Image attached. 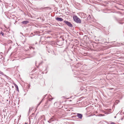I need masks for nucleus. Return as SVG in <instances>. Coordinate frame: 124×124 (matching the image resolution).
Masks as SVG:
<instances>
[{
    "mask_svg": "<svg viewBox=\"0 0 124 124\" xmlns=\"http://www.w3.org/2000/svg\"><path fill=\"white\" fill-rule=\"evenodd\" d=\"M73 18L74 20L76 22L80 23L81 21L80 19L78 18V17L76 16H74L73 17Z\"/></svg>",
    "mask_w": 124,
    "mask_h": 124,
    "instance_id": "f257e3e1",
    "label": "nucleus"
},
{
    "mask_svg": "<svg viewBox=\"0 0 124 124\" xmlns=\"http://www.w3.org/2000/svg\"><path fill=\"white\" fill-rule=\"evenodd\" d=\"M64 22L70 27H72L73 26L72 24H71L70 23L67 21H64Z\"/></svg>",
    "mask_w": 124,
    "mask_h": 124,
    "instance_id": "f03ea898",
    "label": "nucleus"
},
{
    "mask_svg": "<svg viewBox=\"0 0 124 124\" xmlns=\"http://www.w3.org/2000/svg\"><path fill=\"white\" fill-rule=\"evenodd\" d=\"M55 19L57 20L60 21H62L63 20V19L61 17H57Z\"/></svg>",
    "mask_w": 124,
    "mask_h": 124,
    "instance_id": "7ed1b4c3",
    "label": "nucleus"
},
{
    "mask_svg": "<svg viewBox=\"0 0 124 124\" xmlns=\"http://www.w3.org/2000/svg\"><path fill=\"white\" fill-rule=\"evenodd\" d=\"M77 116L78 118L80 119L82 118V114L79 113H77Z\"/></svg>",
    "mask_w": 124,
    "mask_h": 124,
    "instance_id": "20e7f679",
    "label": "nucleus"
},
{
    "mask_svg": "<svg viewBox=\"0 0 124 124\" xmlns=\"http://www.w3.org/2000/svg\"><path fill=\"white\" fill-rule=\"evenodd\" d=\"M28 23V22L27 21H23L22 22L23 24H26Z\"/></svg>",
    "mask_w": 124,
    "mask_h": 124,
    "instance_id": "39448f33",
    "label": "nucleus"
},
{
    "mask_svg": "<svg viewBox=\"0 0 124 124\" xmlns=\"http://www.w3.org/2000/svg\"><path fill=\"white\" fill-rule=\"evenodd\" d=\"M0 74L5 77H7L1 71H0Z\"/></svg>",
    "mask_w": 124,
    "mask_h": 124,
    "instance_id": "423d86ee",
    "label": "nucleus"
},
{
    "mask_svg": "<svg viewBox=\"0 0 124 124\" xmlns=\"http://www.w3.org/2000/svg\"><path fill=\"white\" fill-rule=\"evenodd\" d=\"M0 34H1L2 36H4V33L2 31H1L0 32Z\"/></svg>",
    "mask_w": 124,
    "mask_h": 124,
    "instance_id": "0eeeda50",
    "label": "nucleus"
},
{
    "mask_svg": "<svg viewBox=\"0 0 124 124\" xmlns=\"http://www.w3.org/2000/svg\"><path fill=\"white\" fill-rule=\"evenodd\" d=\"M54 99V98H49V101H51L52 100H53V99Z\"/></svg>",
    "mask_w": 124,
    "mask_h": 124,
    "instance_id": "6e6552de",
    "label": "nucleus"
},
{
    "mask_svg": "<svg viewBox=\"0 0 124 124\" xmlns=\"http://www.w3.org/2000/svg\"><path fill=\"white\" fill-rule=\"evenodd\" d=\"M47 95V94H46V95H44L43 96V99H44V98H45L46 97V96Z\"/></svg>",
    "mask_w": 124,
    "mask_h": 124,
    "instance_id": "1a4fd4ad",
    "label": "nucleus"
},
{
    "mask_svg": "<svg viewBox=\"0 0 124 124\" xmlns=\"http://www.w3.org/2000/svg\"><path fill=\"white\" fill-rule=\"evenodd\" d=\"M41 103V102H40L38 104L37 107H38L40 104Z\"/></svg>",
    "mask_w": 124,
    "mask_h": 124,
    "instance_id": "9d476101",
    "label": "nucleus"
},
{
    "mask_svg": "<svg viewBox=\"0 0 124 124\" xmlns=\"http://www.w3.org/2000/svg\"><path fill=\"white\" fill-rule=\"evenodd\" d=\"M11 49V47L10 46V47H9V48H8V50H10Z\"/></svg>",
    "mask_w": 124,
    "mask_h": 124,
    "instance_id": "9b49d317",
    "label": "nucleus"
},
{
    "mask_svg": "<svg viewBox=\"0 0 124 124\" xmlns=\"http://www.w3.org/2000/svg\"><path fill=\"white\" fill-rule=\"evenodd\" d=\"M44 100V99H42V100L40 102H41V103L42 102V101H43Z\"/></svg>",
    "mask_w": 124,
    "mask_h": 124,
    "instance_id": "f8f14e48",
    "label": "nucleus"
},
{
    "mask_svg": "<svg viewBox=\"0 0 124 124\" xmlns=\"http://www.w3.org/2000/svg\"><path fill=\"white\" fill-rule=\"evenodd\" d=\"M111 124H115V123L113 122H111Z\"/></svg>",
    "mask_w": 124,
    "mask_h": 124,
    "instance_id": "ddd939ff",
    "label": "nucleus"
},
{
    "mask_svg": "<svg viewBox=\"0 0 124 124\" xmlns=\"http://www.w3.org/2000/svg\"><path fill=\"white\" fill-rule=\"evenodd\" d=\"M16 86L17 87V90L18 91V87L17 85H16Z\"/></svg>",
    "mask_w": 124,
    "mask_h": 124,
    "instance_id": "4468645a",
    "label": "nucleus"
},
{
    "mask_svg": "<svg viewBox=\"0 0 124 124\" xmlns=\"http://www.w3.org/2000/svg\"><path fill=\"white\" fill-rule=\"evenodd\" d=\"M48 122H49V123H50V122L49 121H48Z\"/></svg>",
    "mask_w": 124,
    "mask_h": 124,
    "instance_id": "2eb2a0df",
    "label": "nucleus"
},
{
    "mask_svg": "<svg viewBox=\"0 0 124 124\" xmlns=\"http://www.w3.org/2000/svg\"><path fill=\"white\" fill-rule=\"evenodd\" d=\"M16 86H15L17 88V87L16 86Z\"/></svg>",
    "mask_w": 124,
    "mask_h": 124,
    "instance_id": "dca6fc26",
    "label": "nucleus"
},
{
    "mask_svg": "<svg viewBox=\"0 0 124 124\" xmlns=\"http://www.w3.org/2000/svg\"><path fill=\"white\" fill-rule=\"evenodd\" d=\"M50 96L51 97H52V96L51 95H50Z\"/></svg>",
    "mask_w": 124,
    "mask_h": 124,
    "instance_id": "f3484780",
    "label": "nucleus"
},
{
    "mask_svg": "<svg viewBox=\"0 0 124 124\" xmlns=\"http://www.w3.org/2000/svg\"><path fill=\"white\" fill-rule=\"evenodd\" d=\"M30 111V109L29 110V112Z\"/></svg>",
    "mask_w": 124,
    "mask_h": 124,
    "instance_id": "a211bd4d",
    "label": "nucleus"
},
{
    "mask_svg": "<svg viewBox=\"0 0 124 124\" xmlns=\"http://www.w3.org/2000/svg\"><path fill=\"white\" fill-rule=\"evenodd\" d=\"M115 117V118H116V116H115V117Z\"/></svg>",
    "mask_w": 124,
    "mask_h": 124,
    "instance_id": "6ab92c4d",
    "label": "nucleus"
}]
</instances>
